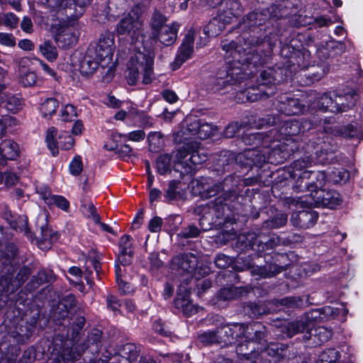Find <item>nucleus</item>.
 Listing matches in <instances>:
<instances>
[{"mask_svg": "<svg viewBox=\"0 0 363 363\" xmlns=\"http://www.w3.org/2000/svg\"><path fill=\"white\" fill-rule=\"evenodd\" d=\"M307 104H309V109H313L317 107L319 110L331 112L332 105L334 103V98L331 93L323 94L320 97L317 96L315 91H311L308 96Z\"/></svg>", "mask_w": 363, "mask_h": 363, "instance_id": "22", "label": "nucleus"}, {"mask_svg": "<svg viewBox=\"0 0 363 363\" xmlns=\"http://www.w3.org/2000/svg\"><path fill=\"white\" fill-rule=\"evenodd\" d=\"M242 7L238 0H223L220 3L218 15H223L225 22H230L233 17L240 15Z\"/></svg>", "mask_w": 363, "mask_h": 363, "instance_id": "23", "label": "nucleus"}, {"mask_svg": "<svg viewBox=\"0 0 363 363\" xmlns=\"http://www.w3.org/2000/svg\"><path fill=\"white\" fill-rule=\"evenodd\" d=\"M166 21V17L160 12L155 11L151 18V27L156 31H161L162 28L166 26L164 25Z\"/></svg>", "mask_w": 363, "mask_h": 363, "instance_id": "46", "label": "nucleus"}, {"mask_svg": "<svg viewBox=\"0 0 363 363\" xmlns=\"http://www.w3.org/2000/svg\"><path fill=\"white\" fill-rule=\"evenodd\" d=\"M228 181L229 179L226 178L223 183L215 184L212 179L202 177L191 182V186L194 194H199L202 196L209 198L218 196L214 200L207 203L210 208V213H215L216 217H219L220 211L224 210L225 205L223 203V201L230 199L233 195L232 191H230L228 189H225L226 183Z\"/></svg>", "mask_w": 363, "mask_h": 363, "instance_id": "4", "label": "nucleus"}, {"mask_svg": "<svg viewBox=\"0 0 363 363\" xmlns=\"http://www.w3.org/2000/svg\"><path fill=\"white\" fill-rule=\"evenodd\" d=\"M182 289H179L177 296L174 299V303L175 308L182 311L183 313L187 316H191L199 311V307L193 305L189 299L190 292L186 289H184V293L182 292Z\"/></svg>", "mask_w": 363, "mask_h": 363, "instance_id": "19", "label": "nucleus"}, {"mask_svg": "<svg viewBox=\"0 0 363 363\" xmlns=\"http://www.w3.org/2000/svg\"><path fill=\"white\" fill-rule=\"evenodd\" d=\"M277 72L273 68L263 70L258 79L257 89H252V95H255V99L268 98L275 93V85L279 81L276 77ZM251 94L247 90V94Z\"/></svg>", "mask_w": 363, "mask_h": 363, "instance_id": "11", "label": "nucleus"}, {"mask_svg": "<svg viewBox=\"0 0 363 363\" xmlns=\"http://www.w3.org/2000/svg\"><path fill=\"white\" fill-rule=\"evenodd\" d=\"M287 216L284 213H280L277 215L276 217L273 218L268 224L269 226H271L274 228H279L286 223Z\"/></svg>", "mask_w": 363, "mask_h": 363, "instance_id": "56", "label": "nucleus"}, {"mask_svg": "<svg viewBox=\"0 0 363 363\" xmlns=\"http://www.w3.org/2000/svg\"><path fill=\"white\" fill-rule=\"evenodd\" d=\"M258 270L260 276L264 278L270 277L281 272L280 268L276 265H270L269 271H267L265 267L259 268Z\"/></svg>", "mask_w": 363, "mask_h": 363, "instance_id": "58", "label": "nucleus"}, {"mask_svg": "<svg viewBox=\"0 0 363 363\" xmlns=\"http://www.w3.org/2000/svg\"><path fill=\"white\" fill-rule=\"evenodd\" d=\"M115 271L116 282L121 292L123 294H128L133 291V289L130 284L122 278V270L119 265L116 266Z\"/></svg>", "mask_w": 363, "mask_h": 363, "instance_id": "38", "label": "nucleus"}, {"mask_svg": "<svg viewBox=\"0 0 363 363\" xmlns=\"http://www.w3.org/2000/svg\"><path fill=\"white\" fill-rule=\"evenodd\" d=\"M20 83L24 86H32L37 83V75L34 72L28 71L20 74Z\"/></svg>", "mask_w": 363, "mask_h": 363, "instance_id": "49", "label": "nucleus"}, {"mask_svg": "<svg viewBox=\"0 0 363 363\" xmlns=\"http://www.w3.org/2000/svg\"><path fill=\"white\" fill-rule=\"evenodd\" d=\"M282 122L280 116L267 115L260 118L257 124L258 128L267 125L274 128L271 129L264 136L262 133H251L253 138V144L262 143V148L252 149L246 152L247 157H250L252 162L256 164L264 162L280 163L288 157L297 149L294 137L300 132L309 130L314 125L313 123L304 121L300 123L296 120L284 121Z\"/></svg>", "mask_w": 363, "mask_h": 363, "instance_id": "1", "label": "nucleus"}, {"mask_svg": "<svg viewBox=\"0 0 363 363\" xmlns=\"http://www.w3.org/2000/svg\"><path fill=\"white\" fill-rule=\"evenodd\" d=\"M221 46L232 60L228 59L225 67L220 69L212 79L211 85L214 92L222 91L229 86L247 79L250 74L245 72V67L252 64L255 57L250 50L243 48L235 41L224 40Z\"/></svg>", "mask_w": 363, "mask_h": 363, "instance_id": "3", "label": "nucleus"}, {"mask_svg": "<svg viewBox=\"0 0 363 363\" xmlns=\"http://www.w3.org/2000/svg\"><path fill=\"white\" fill-rule=\"evenodd\" d=\"M112 138L116 142H127V141H133V142H140L143 140L145 138V133L143 130H136L131 131L127 134H123L120 133H113Z\"/></svg>", "mask_w": 363, "mask_h": 363, "instance_id": "30", "label": "nucleus"}, {"mask_svg": "<svg viewBox=\"0 0 363 363\" xmlns=\"http://www.w3.org/2000/svg\"><path fill=\"white\" fill-rule=\"evenodd\" d=\"M340 134L347 138H360L362 134V128L359 125L349 124L341 130Z\"/></svg>", "mask_w": 363, "mask_h": 363, "instance_id": "43", "label": "nucleus"}, {"mask_svg": "<svg viewBox=\"0 0 363 363\" xmlns=\"http://www.w3.org/2000/svg\"><path fill=\"white\" fill-rule=\"evenodd\" d=\"M206 160V155L200 153L198 150H188L184 146L179 148L176 154V161L182 164L186 173H191L196 168V165L202 164Z\"/></svg>", "mask_w": 363, "mask_h": 363, "instance_id": "14", "label": "nucleus"}, {"mask_svg": "<svg viewBox=\"0 0 363 363\" xmlns=\"http://www.w3.org/2000/svg\"><path fill=\"white\" fill-rule=\"evenodd\" d=\"M236 352L239 356H241L244 358V363H252L255 359H247V357H250V352L249 350V347L247 345H244L240 343L236 347Z\"/></svg>", "mask_w": 363, "mask_h": 363, "instance_id": "55", "label": "nucleus"}, {"mask_svg": "<svg viewBox=\"0 0 363 363\" xmlns=\"http://www.w3.org/2000/svg\"><path fill=\"white\" fill-rule=\"evenodd\" d=\"M5 218L9 223L11 228L16 231L28 233V220L26 216H18L17 217L11 214V211L5 213Z\"/></svg>", "mask_w": 363, "mask_h": 363, "instance_id": "28", "label": "nucleus"}, {"mask_svg": "<svg viewBox=\"0 0 363 363\" xmlns=\"http://www.w3.org/2000/svg\"><path fill=\"white\" fill-rule=\"evenodd\" d=\"M259 330L263 331L264 337L260 340L257 336H252L251 340L255 343L249 345L250 357H247V359H255L252 363H277L283 350L276 343H270L265 347L264 328L261 325Z\"/></svg>", "mask_w": 363, "mask_h": 363, "instance_id": "8", "label": "nucleus"}, {"mask_svg": "<svg viewBox=\"0 0 363 363\" xmlns=\"http://www.w3.org/2000/svg\"><path fill=\"white\" fill-rule=\"evenodd\" d=\"M232 262V259L225 255H218L215 258V264L218 268L225 269L228 267Z\"/></svg>", "mask_w": 363, "mask_h": 363, "instance_id": "54", "label": "nucleus"}, {"mask_svg": "<svg viewBox=\"0 0 363 363\" xmlns=\"http://www.w3.org/2000/svg\"><path fill=\"white\" fill-rule=\"evenodd\" d=\"M245 290L242 288L230 286L220 290L218 297L220 300L228 301L242 296Z\"/></svg>", "mask_w": 363, "mask_h": 363, "instance_id": "34", "label": "nucleus"}, {"mask_svg": "<svg viewBox=\"0 0 363 363\" xmlns=\"http://www.w3.org/2000/svg\"><path fill=\"white\" fill-rule=\"evenodd\" d=\"M318 218V213L315 211L303 210L294 213L291 215V221L294 226L309 228L315 224Z\"/></svg>", "mask_w": 363, "mask_h": 363, "instance_id": "20", "label": "nucleus"}, {"mask_svg": "<svg viewBox=\"0 0 363 363\" xmlns=\"http://www.w3.org/2000/svg\"><path fill=\"white\" fill-rule=\"evenodd\" d=\"M0 44L9 47H13L16 44V40L11 34L0 33Z\"/></svg>", "mask_w": 363, "mask_h": 363, "instance_id": "61", "label": "nucleus"}, {"mask_svg": "<svg viewBox=\"0 0 363 363\" xmlns=\"http://www.w3.org/2000/svg\"><path fill=\"white\" fill-rule=\"evenodd\" d=\"M59 106L57 100L55 98H47L41 104L40 111L44 117L51 116L55 113Z\"/></svg>", "mask_w": 363, "mask_h": 363, "instance_id": "36", "label": "nucleus"}, {"mask_svg": "<svg viewBox=\"0 0 363 363\" xmlns=\"http://www.w3.org/2000/svg\"><path fill=\"white\" fill-rule=\"evenodd\" d=\"M259 328H261L259 323L246 325L240 323H232L224 325L216 331L219 343L228 345L235 342H240L238 345L242 343L249 347V345L255 343L251 340L253 335L260 340L264 337V333L259 330Z\"/></svg>", "mask_w": 363, "mask_h": 363, "instance_id": "6", "label": "nucleus"}, {"mask_svg": "<svg viewBox=\"0 0 363 363\" xmlns=\"http://www.w3.org/2000/svg\"><path fill=\"white\" fill-rule=\"evenodd\" d=\"M40 53L50 62L56 60L57 58V50L54 45L50 41H45L40 45Z\"/></svg>", "mask_w": 363, "mask_h": 363, "instance_id": "37", "label": "nucleus"}, {"mask_svg": "<svg viewBox=\"0 0 363 363\" xmlns=\"http://www.w3.org/2000/svg\"><path fill=\"white\" fill-rule=\"evenodd\" d=\"M262 16L263 15L258 12L250 13L245 17L244 23L249 28L260 26L264 20Z\"/></svg>", "mask_w": 363, "mask_h": 363, "instance_id": "42", "label": "nucleus"}, {"mask_svg": "<svg viewBox=\"0 0 363 363\" xmlns=\"http://www.w3.org/2000/svg\"><path fill=\"white\" fill-rule=\"evenodd\" d=\"M150 148L157 150L162 145V135L160 132H151L147 135Z\"/></svg>", "mask_w": 363, "mask_h": 363, "instance_id": "51", "label": "nucleus"}, {"mask_svg": "<svg viewBox=\"0 0 363 363\" xmlns=\"http://www.w3.org/2000/svg\"><path fill=\"white\" fill-rule=\"evenodd\" d=\"M309 57L310 53L308 51L298 52L295 56L289 58V63L293 65L294 71H296L297 68L303 69L309 65Z\"/></svg>", "mask_w": 363, "mask_h": 363, "instance_id": "32", "label": "nucleus"}, {"mask_svg": "<svg viewBox=\"0 0 363 363\" xmlns=\"http://www.w3.org/2000/svg\"><path fill=\"white\" fill-rule=\"evenodd\" d=\"M342 359V353L335 348H328L318 357L316 363H339Z\"/></svg>", "mask_w": 363, "mask_h": 363, "instance_id": "31", "label": "nucleus"}, {"mask_svg": "<svg viewBox=\"0 0 363 363\" xmlns=\"http://www.w3.org/2000/svg\"><path fill=\"white\" fill-rule=\"evenodd\" d=\"M179 182L172 180L168 184V186L164 193V201L169 202L174 201L179 196V192L177 191Z\"/></svg>", "mask_w": 363, "mask_h": 363, "instance_id": "44", "label": "nucleus"}, {"mask_svg": "<svg viewBox=\"0 0 363 363\" xmlns=\"http://www.w3.org/2000/svg\"><path fill=\"white\" fill-rule=\"evenodd\" d=\"M199 340L204 345L219 343L217 331H208L201 334Z\"/></svg>", "mask_w": 363, "mask_h": 363, "instance_id": "50", "label": "nucleus"}, {"mask_svg": "<svg viewBox=\"0 0 363 363\" xmlns=\"http://www.w3.org/2000/svg\"><path fill=\"white\" fill-rule=\"evenodd\" d=\"M59 116L62 121H72L77 117V108L72 104H67L60 109Z\"/></svg>", "mask_w": 363, "mask_h": 363, "instance_id": "39", "label": "nucleus"}, {"mask_svg": "<svg viewBox=\"0 0 363 363\" xmlns=\"http://www.w3.org/2000/svg\"><path fill=\"white\" fill-rule=\"evenodd\" d=\"M269 12L272 17L277 18L284 17L289 14L288 12L283 10L281 5L272 6Z\"/></svg>", "mask_w": 363, "mask_h": 363, "instance_id": "63", "label": "nucleus"}, {"mask_svg": "<svg viewBox=\"0 0 363 363\" xmlns=\"http://www.w3.org/2000/svg\"><path fill=\"white\" fill-rule=\"evenodd\" d=\"M21 105V100L16 96H10L4 103V107L11 112L17 111Z\"/></svg>", "mask_w": 363, "mask_h": 363, "instance_id": "52", "label": "nucleus"}, {"mask_svg": "<svg viewBox=\"0 0 363 363\" xmlns=\"http://www.w3.org/2000/svg\"><path fill=\"white\" fill-rule=\"evenodd\" d=\"M229 22L225 21L223 15H218L211 19L203 28V33L206 35L204 39L201 38V40L197 44L201 47L207 43L208 38L218 35L225 28V25Z\"/></svg>", "mask_w": 363, "mask_h": 363, "instance_id": "18", "label": "nucleus"}, {"mask_svg": "<svg viewBox=\"0 0 363 363\" xmlns=\"http://www.w3.org/2000/svg\"><path fill=\"white\" fill-rule=\"evenodd\" d=\"M130 240L131 237L125 235L121 238L119 242L120 253L128 255L129 257H132L133 255Z\"/></svg>", "mask_w": 363, "mask_h": 363, "instance_id": "47", "label": "nucleus"}, {"mask_svg": "<svg viewBox=\"0 0 363 363\" xmlns=\"http://www.w3.org/2000/svg\"><path fill=\"white\" fill-rule=\"evenodd\" d=\"M122 355L130 362L135 359L139 354V350L136 345L132 343L125 344L121 350Z\"/></svg>", "mask_w": 363, "mask_h": 363, "instance_id": "45", "label": "nucleus"}, {"mask_svg": "<svg viewBox=\"0 0 363 363\" xmlns=\"http://www.w3.org/2000/svg\"><path fill=\"white\" fill-rule=\"evenodd\" d=\"M328 177L333 183H345L350 179V173L343 167H334L328 173Z\"/></svg>", "mask_w": 363, "mask_h": 363, "instance_id": "35", "label": "nucleus"}, {"mask_svg": "<svg viewBox=\"0 0 363 363\" xmlns=\"http://www.w3.org/2000/svg\"><path fill=\"white\" fill-rule=\"evenodd\" d=\"M69 173L73 176H79L83 170L82 157L79 155L74 157L69 165Z\"/></svg>", "mask_w": 363, "mask_h": 363, "instance_id": "48", "label": "nucleus"}, {"mask_svg": "<svg viewBox=\"0 0 363 363\" xmlns=\"http://www.w3.org/2000/svg\"><path fill=\"white\" fill-rule=\"evenodd\" d=\"M179 28V24L176 22L163 27L158 34L161 43L166 46L172 45L177 39Z\"/></svg>", "mask_w": 363, "mask_h": 363, "instance_id": "27", "label": "nucleus"}, {"mask_svg": "<svg viewBox=\"0 0 363 363\" xmlns=\"http://www.w3.org/2000/svg\"><path fill=\"white\" fill-rule=\"evenodd\" d=\"M326 143L322 145L313 155H310L306 158L296 160L291 165L292 172L291 176L294 178L298 177L295 182L294 189L298 192L309 191L311 200L306 201L316 207H326L330 209L336 208L342 203L340 194L333 190L323 189L325 184L326 175L324 172L308 171L303 169L311 166L313 164L340 163L337 155H334L335 149L328 151L325 147Z\"/></svg>", "mask_w": 363, "mask_h": 363, "instance_id": "2", "label": "nucleus"}, {"mask_svg": "<svg viewBox=\"0 0 363 363\" xmlns=\"http://www.w3.org/2000/svg\"><path fill=\"white\" fill-rule=\"evenodd\" d=\"M179 267L183 271L191 274L192 276L195 277L196 279L199 278V277L197 276L201 275L200 272H198V259L194 255L189 253L182 255L179 258Z\"/></svg>", "mask_w": 363, "mask_h": 363, "instance_id": "26", "label": "nucleus"}, {"mask_svg": "<svg viewBox=\"0 0 363 363\" xmlns=\"http://www.w3.org/2000/svg\"><path fill=\"white\" fill-rule=\"evenodd\" d=\"M91 0H40V3L54 11L62 12L68 18H77Z\"/></svg>", "mask_w": 363, "mask_h": 363, "instance_id": "10", "label": "nucleus"}, {"mask_svg": "<svg viewBox=\"0 0 363 363\" xmlns=\"http://www.w3.org/2000/svg\"><path fill=\"white\" fill-rule=\"evenodd\" d=\"M138 9L131 10L128 14L124 16L116 26V32L118 35H128L135 43H144V37L142 35V21L140 18Z\"/></svg>", "mask_w": 363, "mask_h": 363, "instance_id": "9", "label": "nucleus"}, {"mask_svg": "<svg viewBox=\"0 0 363 363\" xmlns=\"http://www.w3.org/2000/svg\"><path fill=\"white\" fill-rule=\"evenodd\" d=\"M114 50V35L111 33L101 34L95 48V54L97 60L104 62L103 67L112 62Z\"/></svg>", "mask_w": 363, "mask_h": 363, "instance_id": "13", "label": "nucleus"}, {"mask_svg": "<svg viewBox=\"0 0 363 363\" xmlns=\"http://www.w3.org/2000/svg\"><path fill=\"white\" fill-rule=\"evenodd\" d=\"M40 229L42 234V239L45 241L52 242L55 239L56 234L52 233L51 230H50L46 224H43L40 226Z\"/></svg>", "mask_w": 363, "mask_h": 363, "instance_id": "59", "label": "nucleus"}, {"mask_svg": "<svg viewBox=\"0 0 363 363\" xmlns=\"http://www.w3.org/2000/svg\"><path fill=\"white\" fill-rule=\"evenodd\" d=\"M36 192L50 208L57 207L62 211H68L69 202L65 196L52 194L50 189L45 185L36 186Z\"/></svg>", "mask_w": 363, "mask_h": 363, "instance_id": "16", "label": "nucleus"}, {"mask_svg": "<svg viewBox=\"0 0 363 363\" xmlns=\"http://www.w3.org/2000/svg\"><path fill=\"white\" fill-rule=\"evenodd\" d=\"M240 125L238 123H232L229 124L224 130V135L226 138H233L240 130Z\"/></svg>", "mask_w": 363, "mask_h": 363, "instance_id": "62", "label": "nucleus"}, {"mask_svg": "<svg viewBox=\"0 0 363 363\" xmlns=\"http://www.w3.org/2000/svg\"><path fill=\"white\" fill-rule=\"evenodd\" d=\"M0 287H1L2 291L6 294L10 291H13L14 289L10 277L4 278L2 277L0 279Z\"/></svg>", "mask_w": 363, "mask_h": 363, "instance_id": "64", "label": "nucleus"}, {"mask_svg": "<svg viewBox=\"0 0 363 363\" xmlns=\"http://www.w3.org/2000/svg\"><path fill=\"white\" fill-rule=\"evenodd\" d=\"M286 335L289 337L298 333L306 332L304 339L311 340L314 345H320L327 342L332 336V331L324 326H315L312 315L306 313L297 321L288 323L285 326Z\"/></svg>", "mask_w": 363, "mask_h": 363, "instance_id": "7", "label": "nucleus"}, {"mask_svg": "<svg viewBox=\"0 0 363 363\" xmlns=\"http://www.w3.org/2000/svg\"><path fill=\"white\" fill-rule=\"evenodd\" d=\"M357 99V95L354 91H350L347 94L335 95L331 112H342L352 107Z\"/></svg>", "mask_w": 363, "mask_h": 363, "instance_id": "24", "label": "nucleus"}, {"mask_svg": "<svg viewBox=\"0 0 363 363\" xmlns=\"http://www.w3.org/2000/svg\"><path fill=\"white\" fill-rule=\"evenodd\" d=\"M194 31L189 30L185 35L174 60L177 67L191 57L194 51Z\"/></svg>", "mask_w": 363, "mask_h": 363, "instance_id": "21", "label": "nucleus"}, {"mask_svg": "<svg viewBox=\"0 0 363 363\" xmlns=\"http://www.w3.org/2000/svg\"><path fill=\"white\" fill-rule=\"evenodd\" d=\"M45 142L53 156L58 154L59 147L69 150L74 145V139L67 132L58 134L55 128L51 127L47 131Z\"/></svg>", "mask_w": 363, "mask_h": 363, "instance_id": "12", "label": "nucleus"}, {"mask_svg": "<svg viewBox=\"0 0 363 363\" xmlns=\"http://www.w3.org/2000/svg\"><path fill=\"white\" fill-rule=\"evenodd\" d=\"M171 157L169 155L164 154L160 155L156 162L157 172L160 174H164L170 170Z\"/></svg>", "mask_w": 363, "mask_h": 363, "instance_id": "41", "label": "nucleus"}, {"mask_svg": "<svg viewBox=\"0 0 363 363\" xmlns=\"http://www.w3.org/2000/svg\"><path fill=\"white\" fill-rule=\"evenodd\" d=\"M55 38L59 47L67 48L77 43L78 36L73 27L66 26L59 30Z\"/></svg>", "mask_w": 363, "mask_h": 363, "instance_id": "25", "label": "nucleus"}, {"mask_svg": "<svg viewBox=\"0 0 363 363\" xmlns=\"http://www.w3.org/2000/svg\"><path fill=\"white\" fill-rule=\"evenodd\" d=\"M213 131L214 128L210 123L194 120L193 122L186 124V127L183 130V135H186L185 139L199 138L204 140L213 135Z\"/></svg>", "mask_w": 363, "mask_h": 363, "instance_id": "17", "label": "nucleus"}, {"mask_svg": "<svg viewBox=\"0 0 363 363\" xmlns=\"http://www.w3.org/2000/svg\"><path fill=\"white\" fill-rule=\"evenodd\" d=\"M50 272H47L45 270H41L38 273L36 277H33L32 282L34 284V287H36L44 282L50 281Z\"/></svg>", "mask_w": 363, "mask_h": 363, "instance_id": "53", "label": "nucleus"}, {"mask_svg": "<svg viewBox=\"0 0 363 363\" xmlns=\"http://www.w3.org/2000/svg\"><path fill=\"white\" fill-rule=\"evenodd\" d=\"M104 64L97 60L96 57L93 60L91 56H85L80 63L79 70L83 75H89L94 72L99 65Z\"/></svg>", "mask_w": 363, "mask_h": 363, "instance_id": "33", "label": "nucleus"}, {"mask_svg": "<svg viewBox=\"0 0 363 363\" xmlns=\"http://www.w3.org/2000/svg\"><path fill=\"white\" fill-rule=\"evenodd\" d=\"M275 106L279 111L288 116L303 113L309 109V104L306 106L298 99L291 97L287 94L279 96Z\"/></svg>", "mask_w": 363, "mask_h": 363, "instance_id": "15", "label": "nucleus"}, {"mask_svg": "<svg viewBox=\"0 0 363 363\" xmlns=\"http://www.w3.org/2000/svg\"><path fill=\"white\" fill-rule=\"evenodd\" d=\"M137 50L131 56L128 64L127 79L129 84H135L140 76H143V83L148 84L151 83L153 74V62L155 55L145 46L142 48L135 46Z\"/></svg>", "mask_w": 363, "mask_h": 363, "instance_id": "5", "label": "nucleus"}, {"mask_svg": "<svg viewBox=\"0 0 363 363\" xmlns=\"http://www.w3.org/2000/svg\"><path fill=\"white\" fill-rule=\"evenodd\" d=\"M80 211L84 216L91 219L94 223L99 222L100 216L92 203H83L80 207Z\"/></svg>", "mask_w": 363, "mask_h": 363, "instance_id": "40", "label": "nucleus"}, {"mask_svg": "<svg viewBox=\"0 0 363 363\" xmlns=\"http://www.w3.org/2000/svg\"><path fill=\"white\" fill-rule=\"evenodd\" d=\"M162 225V218L158 216H155L150 220L148 229L152 233H157L161 230Z\"/></svg>", "mask_w": 363, "mask_h": 363, "instance_id": "60", "label": "nucleus"}, {"mask_svg": "<svg viewBox=\"0 0 363 363\" xmlns=\"http://www.w3.org/2000/svg\"><path fill=\"white\" fill-rule=\"evenodd\" d=\"M18 153V146L12 140H4L0 146V160H15Z\"/></svg>", "mask_w": 363, "mask_h": 363, "instance_id": "29", "label": "nucleus"}, {"mask_svg": "<svg viewBox=\"0 0 363 363\" xmlns=\"http://www.w3.org/2000/svg\"><path fill=\"white\" fill-rule=\"evenodd\" d=\"M143 111L136 108L131 107L128 111V120L133 121L134 125H138V121L143 116Z\"/></svg>", "mask_w": 363, "mask_h": 363, "instance_id": "57", "label": "nucleus"}]
</instances>
